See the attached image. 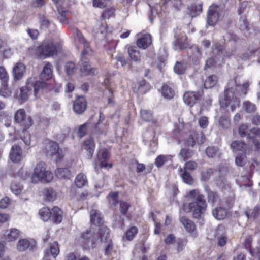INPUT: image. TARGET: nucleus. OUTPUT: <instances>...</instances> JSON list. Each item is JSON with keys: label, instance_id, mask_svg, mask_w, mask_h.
Listing matches in <instances>:
<instances>
[{"label": "nucleus", "instance_id": "obj_1", "mask_svg": "<svg viewBox=\"0 0 260 260\" xmlns=\"http://www.w3.org/2000/svg\"><path fill=\"white\" fill-rule=\"evenodd\" d=\"M250 83L247 81L242 85H238L236 81H230L228 88L225 89L224 94L220 101L221 108L226 111L233 112L239 107L240 104V98L245 97L249 90Z\"/></svg>", "mask_w": 260, "mask_h": 260}, {"label": "nucleus", "instance_id": "obj_2", "mask_svg": "<svg viewBox=\"0 0 260 260\" xmlns=\"http://www.w3.org/2000/svg\"><path fill=\"white\" fill-rule=\"evenodd\" d=\"M186 197L190 202L184 210L187 212H192V216L194 218L201 217L207 208L204 196L198 189H193L187 194Z\"/></svg>", "mask_w": 260, "mask_h": 260}, {"label": "nucleus", "instance_id": "obj_3", "mask_svg": "<svg viewBox=\"0 0 260 260\" xmlns=\"http://www.w3.org/2000/svg\"><path fill=\"white\" fill-rule=\"evenodd\" d=\"M48 88L49 85L45 81L38 80L36 77H30L27 80L25 86L20 88L19 98L25 101L32 92L37 97L38 94L42 93L44 90H47Z\"/></svg>", "mask_w": 260, "mask_h": 260}, {"label": "nucleus", "instance_id": "obj_4", "mask_svg": "<svg viewBox=\"0 0 260 260\" xmlns=\"http://www.w3.org/2000/svg\"><path fill=\"white\" fill-rule=\"evenodd\" d=\"M53 177L52 173L46 170V164L43 162H40L36 165L34 168L31 180L34 183H37L39 181L50 182Z\"/></svg>", "mask_w": 260, "mask_h": 260}, {"label": "nucleus", "instance_id": "obj_5", "mask_svg": "<svg viewBox=\"0 0 260 260\" xmlns=\"http://www.w3.org/2000/svg\"><path fill=\"white\" fill-rule=\"evenodd\" d=\"M61 50V46L58 43H54L51 41H45L38 49L40 57L45 58L56 55Z\"/></svg>", "mask_w": 260, "mask_h": 260}, {"label": "nucleus", "instance_id": "obj_6", "mask_svg": "<svg viewBox=\"0 0 260 260\" xmlns=\"http://www.w3.org/2000/svg\"><path fill=\"white\" fill-rule=\"evenodd\" d=\"M39 214L44 221H47L52 217L53 222L60 223L62 219V212L58 207H54L51 212L47 207H44L40 209Z\"/></svg>", "mask_w": 260, "mask_h": 260}, {"label": "nucleus", "instance_id": "obj_7", "mask_svg": "<svg viewBox=\"0 0 260 260\" xmlns=\"http://www.w3.org/2000/svg\"><path fill=\"white\" fill-rule=\"evenodd\" d=\"M224 16V11L219 6L212 5L209 8L207 15V23L209 25L213 26L222 19Z\"/></svg>", "mask_w": 260, "mask_h": 260}, {"label": "nucleus", "instance_id": "obj_8", "mask_svg": "<svg viewBox=\"0 0 260 260\" xmlns=\"http://www.w3.org/2000/svg\"><path fill=\"white\" fill-rule=\"evenodd\" d=\"M174 37V48L175 50H181L190 47L185 34L181 29L176 28L175 30Z\"/></svg>", "mask_w": 260, "mask_h": 260}, {"label": "nucleus", "instance_id": "obj_9", "mask_svg": "<svg viewBox=\"0 0 260 260\" xmlns=\"http://www.w3.org/2000/svg\"><path fill=\"white\" fill-rule=\"evenodd\" d=\"M45 152L47 155L55 156L56 161H60L64 157L62 150L59 149L58 144L54 141H49L46 143Z\"/></svg>", "mask_w": 260, "mask_h": 260}, {"label": "nucleus", "instance_id": "obj_10", "mask_svg": "<svg viewBox=\"0 0 260 260\" xmlns=\"http://www.w3.org/2000/svg\"><path fill=\"white\" fill-rule=\"evenodd\" d=\"M73 33L75 41L82 44L84 46V50L82 52L84 54H92V51L90 48L89 42L84 37L81 32L77 28L73 29Z\"/></svg>", "mask_w": 260, "mask_h": 260}, {"label": "nucleus", "instance_id": "obj_11", "mask_svg": "<svg viewBox=\"0 0 260 260\" xmlns=\"http://www.w3.org/2000/svg\"><path fill=\"white\" fill-rule=\"evenodd\" d=\"M36 246V241L32 239H20L17 243L16 248L20 252L32 251L35 250Z\"/></svg>", "mask_w": 260, "mask_h": 260}, {"label": "nucleus", "instance_id": "obj_12", "mask_svg": "<svg viewBox=\"0 0 260 260\" xmlns=\"http://www.w3.org/2000/svg\"><path fill=\"white\" fill-rule=\"evenodd\" d=\"M86 55H91L92 54H83V52L82 53L80 62V71L84 75H94L96 73V71L95 69L92 68L89 63V60L85 56Z\"/></svg>", "mask_w": 260, "mask_h": 260}, {"label": "nucleus", "instance_id": "obj_13", "mask_svg": "<svg viewBox=\"0 0 260 260\" xmlns=\"http://www.w3.org/2000/svg\"><path fill=\"white\" fill-rule=\"evenodd\" d=\"M201 92H186L183 95V100L186 104L192 107L197 102L200 101L202 97Z\"/></svg>", "mask_w": 260, "mask_h": 260}, {"label": "nucleus", "instance_id": "obj_14", "mask_svg": "<svg viewBox=\"0 0 260 260\" xmlns=\"http://www.w3.org/2000/svg\"><path fill=\"white\" fill-rule=\"evenodd\" d=\"M82 237L87 241L88 246L92 249L96 246L99 238L98 234L94 233L92 228L83 232L82 234Z\"/></svg>", "mask_w": 260, "mask_h": 260}, {"label": "nucleus", "instance_id": "obj_15", "mask_svg": "<svg viewBox=\"0 0 260 260\" xmlns=\"http://www.w3.org/2000/svg\"><path fill=\"white\" fill-rule=\"evenodd\" d=\"M230 147L234 152L241 151L244 153H249L250 151L249 145L240 140L232 141Z\"/></svg>", "mask_w": 260, "mask_h": 260}, {"label": "nucleus", "instance_id": "obj_16", "mask_svg": "<svg viewBox=\"0 0 260 260\" xmlns=\"http://www.w3.org/2000/svg\"><path fill=\"white\" fill-rule=\"evenodd\" d=\"M14 119L16 122L21 125L29 127L31 125V121L29 118H26V113L24 109L18 110L15 114Z\"/></svg>", "mask_w": 260, "mask_h": 260}, {"label": "nucleus", "instance_id": "obj_17", "mask_svg": "<svg viewBox=\"0 0 260 260\" xmlns=\"http://www.w3.org/2000/svg\"><path fill=\"white\" fill-rule=\"evenodd\" d=\"M86 108L87 102L82 96H78L73 103V110L76 114H82L85 111Z\"/></svg>", "mask_w": 260, "mask_h": 260}, {"label": "nucleus", "instance_id": "obj_18", "mask_svg": "<svg viewBox=\"0 0 260 260\" xmlns=\"http://www.w3.org/2000/svg\"><path fill=\"white\" fill-rule=\"evenodd\" d=\"M188 57L194 64H198L201 58L202 54L197 46H192L189 48L187 52Z\"/></svg>", "mask_w": 260, "mask_h": 260}, {"label": "nucleus", "instance_id": "obj_19", "mask_svg": "<svg viewBox=\"0 0 260 260\" xmlns=\"http://www.w3.org/2000/svg\"><path fill=\"white\" fill-rule=\"evenodd\" d=\"M59 253V248L58 243L56 241H54L50 244L49 249L45 250L43 260H50L49 258L50 255L55 258Z\"/></svg>", "mask_w": 260, "mask_h": 260}, {"label": "nucleus", "instance_id": "obj_20", "mask_svg": "<svg viewBox=\"0 0 260 260\" xmlns=\"http://www.w3.org/2000/svg\"><path fill=\"white\" fill-rule=\"evenodd\" d=\"M98 158L100 162L101 168H111L112 164H109L107 161L109 158L108 151L106 149L100 150L98 153Z\"/></svg>", "mask_w": 260, "mask_h": 260}, {"label": "nucleus", "instance_id": "obj_21", "mask_svg": "<svg viewBox=\"0 0 260 260\" xmlns=\"http://www.w3.org/2000/svg\"><path fill=\"white\" fill-rule=\"evenodd\" d=\"M20 235V231L16 228H12L5 231L3 234L4 239L8 242L14 241Z\"/></svg>", "mask_w": 260, "mask_h": 260}, {"label": "nucleus", "instance_id": "obj_22", "mask_svg": "<svg viewBox=\"0 0 260 260\" xmlns=\"http://www.w3.org/2000/svg\"><path fill=\"white\" fill-rule=\"evenodd\" d=\"M13 75L15 80H19L25 72V66L22 62H17L13 68Z\"/></svg>", "mask_w": 260, "mask_h": 260}, {"label": "nucleus", "instance_id": "obj_23", "mask_svg": "<svg viewBox=\"0 0 260 260\" xmlns=\"http://www.w3.org/2000/svg\"><path fill=\"white\" fill-rule=\"evenodd\" d=\"M10 157L13 162H19L22 158V152L20 147L18 145L12 146L10 153Z\"/></svg>", "mask_w": 260, "mask_h": 260}, {"label": "nucleus", "instance_id": "obj_24", "mask_svg": "<svg viewBox=\"0 0 260 260\" xmlns=\"http://www.w3.org/2000/svg\"><path fill=\"white\" fill-rule=\"evenodd\" d=\"M152 43L151 37L150 34H146L142 35L140 38H138L137 41V45L138 47L146 49Z\"/></svg>", "mask_w": 260, "mask_h": 260}, {"label": "nucleus", "instance_id": "obj_25", "mask_svg": "<svg viewBox=\"0 0 260 260\" xmlns=\"http://www.w3.org/2000/svg\"><path fill=\"white\" fill-rule=\"evenodd\" d=\"M83 148L87 152V157L91 158L95 149V144L92 138L87 139L84 142Z\"/></svg>", "mask_w": 260, "mask_h": 260}, {"label": "nucleus", "instance_id": "obj_26", "mask_svg": "<svg viewBox=\"0 0 260 260\" xmlns=\"http://www.w3.org/2000/svg\"><path fill=\"white\" fill-rule=\"evenodd\" d=\"M90 221L95 225L100 226L103 223V218L101 213L95 209H92L90 211Z\"/></svg>", "mask_w": 260, "mask_h": 260}, {"label": "nucleus", "instance_id": "obj_27", "mask_svg": "<svg viewBox=\"0 0 260 260\" xmlns=\"http://www.w3.org/2000/svg\"><path fill=\"white\" fill-rule=\"evenodd\" d=\"M52 76V66L51 63L48 62L44 67L40 74V77L42 80H48Z\"/></svg>", "mask_w": 260, "mask_h": 260}, {"label": "nucleus", "instance_id": "obj_28", "mask_svg": "<svg viewBox=\"0 0 260 260\" xmlns=\"http://www.w3.org/2000/svg\"><path fill=\"white\" fill-rule=\"evenodd\" d=\"M180 221L188 232L193 233L195 231V224L191 220L185 217H181Z\"/></svg>", "mask_w": 260, "mask_h": 260}, {"label": "nucleus", "instance_id": "obj_29", "mask_svg": "<svg viewBox=\"0 0 260 260\" xmlns=\"http://www.w3.org/2000/svg\"><path fill=\"white\" fill-rule=\"evenodd\" d=\"M212 215L217 220H223L227 215V211L225 208L216 207L212 210Z\"/></svg>", "mask_w": 260, "mask_h": 260}, {"label": "nucleus", "instance_id": "obj_30", "mask_svg": "<svg viewBox=\"0 0 260 260\" xmlns=\"http://www.w3.org/2000/svg\"><path fill=\"white\" fill-rule=\"evenodd\" d=\"M206 153L209 158H215L216 156L220 157L221 153L219 149L216 146H209L206 149Z\"/></svg>", "mask_w": 260, "mask_h": 260}, {"label": "nucleus", "instance_id": "obj_31", "mask_svg": "<svg viewBox=\"0 0 260 260\" xmlns=\"http://www.w3.org/2000/svg\"><path fill=\"white\" fill-rule=\"evenodd\" d=\"M186 69L187 65L184 61H177L174 67V72L178 75L185 74Z\"/></svg>", "mask_w": 260, "mask_h": 260}, {"label": "nucleus", "instance_id": "obj_32", "mask_svg": "<svg viewBox=\"0 0 260 260\" xmlns=\"http://www.w3.org/2000/svg\"><path fill=\"white\" fill-rule=\"evenodd\" d=\"M182 180L186 184L192 185L193 180L190 173L183 169H179Z\"/></svg>", "mask_w": 260, "mask_h": 260}, {"label": "nucleus", "instance_id": "obj_33", "mask_svg": "<svg viewBox=\"0 0 260 260\" xmlns=\"http://www.w3.org/2000/svg\"><path fill=\"white\" fill-rule=\"evenodd\" d=\"M243 108L247 113L255 114L257 110L255 105L249 101H245L243 103Z\"/></svg>", "mask_w": 260, "mask_h": 260}, {"label": "nucleus", "instance_id": "obj_34", "mask_svg": "<svg viewBox=\"0 0 260 260\" xmlns=\"http://www.w3.org/2000/svg\"><path fill=\"white\" fill-rule=\"evenodd\" d=\"M75 183L77 187L81 188L87 184L86 176L82 174H79L75 178Z\"/></svg>", "mask_w": 260, "mask_h": 260}, {"label": "nucleus", "instance_id": "obj_35", "mask_svg": "<svg viewBox=\"0 0 260 260\" xmlns=\"http://www.w3.org/2000/svg\"><path fill=\"white\" fill-rule=\"evenodd\" d=\"M128 52L131 59L135 61L140 60V54L138 48L136 46H131L128 48Z\"/></svg>", "mask_w": 260, "mask_h": 260}, {"label": "nucleus", "instance_id": "obj_36", "mask_svg": "<svg viewBox=\"0 0 260 260\" xmlns=\"http://www.w3.org/2000/svg\"><path fill=\"white\" fill-rule=\"evenodd\" d=\"M138 233V229L136 226H132L124 234L123 240L131 241Z\"/></svg>", "mask_w": 260, "mask_h": 260}, {"label": "nucleus", "instance_id": "obj_37", "mask_svg": "<svg viewBox=\"0 0 260 260\" xmlns=\"http://www.w3.org/2000/svg\"><path fill=\"white\" fill-rule=\"evenodd\" d=\"M217 234L219 235L218 237V245L222 247L225 245L228 241V237L223 232V230L218 228L217 231Z\"/></svg>", "mask_w": 260, "mask_h": 260}, {"label": "nucleus", "instance_id": "obj_38", "mask_svg": "<svg viewBox=\"0 0 260 260\" xmlns=\"http://www.w3.org/2000/svg\"><path fill=\"white\" fill-rule=\"evenodd\" d=\"M193 155V151L187 148H182L179 153L181 161H186Z\"/></svg>", "mask_w": 260, "mask_h": 260}, {"label": "nucleus", "instance_id": "obj_39", "mask_svg": "<svg viewBox=\"0 0 260 260\" xmlns=\"http://www.w3.org/2000/svg\"><path fill=\"white\" fill-rule=\"evenodd\" d=\"M141 117L146 121H152L154 123H156L157 122L156 120L153 119L152 113L150 110H142L141 111Z\"/></svg>", "mask_w": 260, "mask_h": 260}, {"label": "nucleus", "instance_id": "obj_40", "mask_svg": "<svg viewBox=\"0 0 260 260\" xmlns=\"http://www.w3.org/2000/svg\"><path fill=\"white\" fill-rule=\"evenodd\" d=\"M248 153H238L235 157L236 164L240 167L244 166L247 162L246 155Z\"/></svg>", "mask_w": 260, "mask_h": 260}, {"label": "nucleus", "instance_id": "obj_41", "mask_svg": "<svg viewBox=\"0 0 260 260\" xmlns=\"http://www.w3.org/2000/svg\"><path fill=\"white\" fill-rule=\"evenodd\" d=\"M76 69L75 64L72 61L67 62L64 67V70L68 76L73 75Z\"/></svg>", "mask_w": 260, "mask_h": 260}, {"label": "nucleus", "instance_id": "obj_42", "mask_svg": "<svg viewBox=\"0 0 260 260\" xmlns=\"http://www.w3.org/2000/svg\"><path fill=\"white\" fill-rule=\"evenodd\" d=\"M217 82V78L215 75L209 76L205 80L204 86L206 88H211L214 87Z\"/></svg>", "mask_w": 260, "mask_h": 260}, {"label": "nucleus", "instance_id": "obj_43", "mask_svg": "<svg viewBox=\"0 0 260 260\" xmlns=\"http://www.w3.org/2000/svg\"><path fill=\"white\" fill-rule=\"evenodd\" d=\"M161 93L166 99H171L174 95V91L168 85H165L162 87Z\"/></svg>", "mask_w": 260, "mask_h": 260}, {"label": "nucleus", "instance_id": "obj_44", "mask_svg": "<svg viewBox=\"0 0 260 260\" xmlns=\"http://www.w3.org/2000/svg\"><path fill=\"white\" fill-rule=\"evenodd\" d=\"M46 199L48 201H53L56 199V193L52 188H46L43 191Z\"/></svg>", "mask_w": 260, "mask_h": 260}, {"label": "nucleus", "instance_id": "obj_45", "mask_svg": "<svg viewBox=\"0 0 260 260\" xmlns=\"http://www.w3.org/2000/svg\"><path fill=\"white\" fill-rule=\"evenodd\" d=\"M55 172L56 176L60 179L68 178L70 176V171L67 168H58Z\"/></svg>", "mask_w": 260, "mask_h": 260}, {"label": "nucleus", "instance_id": "obj_46", "mask_svg": "<svg viewBox=\"0 0 260 260\" xmlns=\"http://www.w3.org/2000/svg\"><path fill=\"white\" fill-rule=\"evenodd\" d=\"M171 156L170 155H160L157 157L155 159V164L156 166L159 168L162 166L165 162L168 161L171 159Z\"/></svg>", "mask_w": 260, "mask_h": 260}, {"label": "nucleus", "instance_id": "obj_47", "mask_svg": "<svg viewBox=\"0 0 260 260\" xmlns=\"http://www.w3.org/2000/svg\"><path fill=\"white\" fill-rule=\"evenodd\" d=\"M10 188L12 192L16 195H18L21 193L23 187L20 183L14 181L12 183Z\"/></svg>", "mask_w": 260, "mask_h": 260}, {"label": "nucleus", "instance_id": "obj_48", "mask_svg": "<svg viewBox=\"0 0 260 260\" xmlns=\"http://www.w3.org/2000/svg\"><path fill=\"white\" fill-rule=\"evenodd\" d=\"M189 9L191 16L192 17H196L202 12V6L201 5L191 6Z\"/></svg>", "mask_w": 260, "mask_h": 260}, {"label": "nucleus", "instance_id": "obj_49", "mask_svg": "<svg viewBox=\"0 0 260 260\" xmlns=\"http://www.w3.org/2000/svg\"><path fill=\"white\" fill-rule=\"evenodd\" d=\"M219 124L223 129H228L231 125L230 120L226 116H221L219 119Z\"/></svg>", "mask_w": 260, "mask_h": 260}, {"label": "nucleus", "instance_id": "obj_50", "mask_svg": "<svg viewBox=\"0 0 260 260\" xmlns=\"http://www.w3.org/2000/svg\"><path fill=\"white\" fill-rule=\"evenodd\" d=\"M109 234V229L106 226H102L99 229V236L101 241H106Z\"/></svg>", "mask_w": 260, "mask_h": 260}, {"label": "nucleus", "instance_id": "obj_51", "mask_svg": "<svg viewBox=\"0 0 260 260\" xmlns=\"http://www.w3.org/2000/svg\"><path fill=\"white\" fill-rule=\"evenodd\" d=\"M248 138L253 139V140L260 139V128L258 127L250 128L248 133Z\"/></svg>", "mask_w": 260, "mask_h": 260}, {"label": "nucleus", "instance_id": "obj_52", "mask_svg": "<svg viewBox=\"0 0 260 260\" xmlns=\"http://www.w3.org/2000/svg\"><path fill=\"white\" fill-rule=\"evenodd\" d=\"M250 129V127L247 124H242L239 127V134L241 137H245L247 136L248 138V133H249Z\"/></svg>", "mask_w": 260, "mask_h": 260}, {"label": "nucleus", "instance_id": "obj_53", "mask_svg": "<svg viewBox=\"0 0 260 260\" xmlns=\"http://www.w3.org/2000/svg\"><path fill=\"white\" fill-rule=\"evenodd\" d=\"M207 196L209 202L212 204L218 202L219 201V197L217 194L211 190H207Z\"/></svg>", "mask_w": 260, "mask_h": 260}, {"label": "nucleus", "instance_id": "obj_54", "mask_svg": "<svg viewBox=\"0 0 260 260\" xmlns=\"http://www.w3.org/2000/svg\"><path fill=\"white\" fill-rule=\"evenodd\" d=\"M198 167L197 163L194 161H188L185 162L183 168H179L180 169H183L186 171H193L194 170Z\"/></svg>", "mask_w": 260, "mask_h": 260}, {"label": "nucleus", "instance_id": "obj_55", "mask_svg": "<svg viewBox=\"0 0 260 260\" xmlns=\"http://www.w3.org/2000/svg\"><path fill=\"white\" fill-rule=\"evenodd\" d=\"M107 129V126L105 122L99 121L95 127V131L99 134H103Z\"/></svg>", "mask_w": 260, "mask_h": 260}, {"label": "nucleus", "instance_id": "obj_56", "mask_svg": "<svg viewBox=\"0 0 260 260\" xmlns=\"http://www.w3.org/2000/svg\"><path fill=\"white\" fill-rule=\"evenodd\" d=\"M169 3L176 10L179 9L182 6V0H164L163 4L165 5Z\"/></svg>", "mask_w": 260, "mask_h": 260}, {"label": "nucleus", "instance_id": "obj_57", "mask_svg": "<svg viewBox=\"0 0 260 260\" xmlns=\"http://www.w3.org/2000/svg\"><path fill=\"white\" fill-rule=\"evenodd\" d=\"M0 79L2 81V83L5 86L8 80V75L5 69L3 67H0Z\"/></svg>", "mask_w": 260, "mask_h": 260}, {"label": "nucleus", "instance_id": "obj_58", "mask_svg": "<svg viewBox=\"0 0 260 260\" xmlns=\"http://www.w3.org/2000/svg\"><path fill=\"white\" fill-rule=\"evenodd\" d=\"M118 192H110L108 197L109 202L111 203L115 206L118 204L117 202Z\"/></svg>", "mask_w": 260, "mask_h": 260}, {"label": "nucleus", "instance_id": "obj_59", "mask_svg": "<svg viewBox=\"0 0 260 260\" xmlns=\"http://www.w3.org/2000/svg\"><path fill=\"white\" fill-rule=\"evenodd\" d=\"M3 87L0 90V95L4 98L9 97L11 95L10 90L7 88L8 84L4 86L3 83L2 84Z\"/></svg>", "mask_w": 260, "mask_h": 260}, {"label": "nucleus", "instance_id": "obj_60", "mask_svg": "<svg viewBox=\"0 0 260 260\" xmlns=\"http://www.w3.org/2000/svg\"><path fill=\"white\" fill-rule=\"evenodd\" d=\"M26 31L32 40H36L38 38L39 32L37 29L28 28Z\"/></svg>", "mask_w": 260, "mask_h": 260}, {"label": "nucleus", "instance_id": "obj_61", "mask_svg": "<svg viewBox=\"0 0 260 260\" xmlns=\"http://www.w3.org/2000/svg\"><path fill=\"white\" fill-rule=\"evenodd\" d=\"M208 119L206 116H202L199 119V124L201 128H205L208 125Z\"/></svg>", "mask_w": 260, "mask_h": 260}, {"label": "nucleus", "instance_id": "obj_62", "mask_svg": "<svg viewBox=\"0 0 260 260\" xmlns=\"http://www.w3.org/2000/svg\"><path fill=\"white\" fill-rule=\"evenodd\" d=\"M10 203L9 198L7 197H4L0 200V208L5 209L8 207Z\"/></svg>", "mask_w": 260, "mask_h": 260}, {"label": "nucleus", "instance_id": "obj_63", "mask_svg": "<svg viewBox=\"0 0 260 260\" xmlns=\"http://www.w3.org/2000/svg\"><path fill=\"white\" fill-rule=\"evenodd\" d=\"M106 5V0H93V6L99 8H103Z\"/></svg>", "mask_w": 260, "mask_h": 260}, {"label": "nucleus", "instance_id": "obj_64", "mask_svg": "<svg viewBox=\"0 0 260 260\" xmlns=\"http://www.w3.org/2000/svg\"><path fill=\"white\" fill-rule=\"evenodd\" d=\"M130 207V205L125 202H122L120 203V212L121 214L124 215L127 211L128 208Z\"/></svg>", "mask_w": 260, "mask_h": 260}]
</instances>
